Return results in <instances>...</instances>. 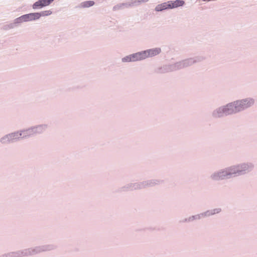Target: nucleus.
I'll return each mask as SVG.
<instances>
[{
    "label": "nucleus",
    "instance_id": "1",
    "mask_svg": "<svg viewBox=\"0 0 257 257\" xmlns=\"http://www.w3.org/2000/svg\"><path fill=\"white\" fill-rule=\"evenodd\" d=\"M253 103V100L251 98L238 100L226 105L222 111L226 114L235 113L250 106Z\"/></svg>",
    "mask_w": 257,
    "mask_h": 257
},
{
    "label": "nucleus",
    "instance_id": "2",
    "mask_svg": "<svg viewBox=\"0 0 257 257\" xmlns=\"http://www.w3.org/2000/svg\"><path fill=\"white\" fill-rule=\"evenodd\" d=\"M184 2L181 0L175 1H169L157 5L155 8V11H162L168 9H174L183 6Z\"/></svg>",
    "mask_w": 257,
    "mask_h": 257
},
{
    "label": "nucleus",
    "instance_id": "3",
    "mask_svg": "<svg viewBox=\"0 0 257 257\" xmlns=\"http://www.w3.org/2000/svg\"><path fill=\"white\" fill-rule=\"evenodd\" d=\"M54 0H39L33 5V8L41 9L44 7L49 6Z\"/></svg>",
    "mask_w": 257,
    "mask_h": 257
},
{
    "label": "nucleus",
    "instance_id": "4",
    "mask_svg": "<svg viewBox=\"0 0 257 257\" xmlns=\"http://www.w3.org/2000/svg\"><path fill=\"white\" fill-rule=\"evenodd\" d=\"M39 15L37 13H30L23 15V21L28 22L39 19Z\"/></svg>",
    "mask_w": 257,
    "mask_h": 257
},
{
    "label": "nucleus",
    "instance_id": "5",
    "mask_svg": "<svg viewBox=\"0 0 257 257\" xmlns=\"http://www.w3.org/2000/svg\"><path fill=\"white\" fill-rule=\"evenodd\" d=\"M161 52L160 48H155L146 50L147 55L149 57H153L159 54Z\"/></svg>",
    "mask_w": 257,
    "mask_h": 257
},
{
    "label": "nucleus",
    "instance_id": "6",
    "mask_svg": "<svg viewBox=\"0 0 257 257\" xmlns=\"http://www.w3.org/2000/svg\"><path fill=\"white\" fill-rule=\"evenodd\" d=\"M94 4V2L92 1H86L83 3H82L80 5L81 7L85 8H88L91 6H93Z\"/></svg>",
    "mask_w": 257,
    "mask_h": 257
},
{
    "label": "nucleus",
    "instance_id": "7",
    "mask_svg": "<svg viewBox=\"0 0 257 257\" xmlns=\"http://www.w3.org/2000/svg\"><path fill=\"white\" fill-rule=\"evenodd\" d=\"M37 13L39 15V19L42 16H49L52 14V12L50 10H47V11H43L41 13Z\"/></svg>",
    "mask_w": 257,
    "mask_h": 257
},
{
    "label": "nucleus",
    "instance_id": "8",
    "mask_svg": "<svg viewBox=\"0 0 257 257\" xmlns=\"http://www.w3.org/2000/svg\"><path fill=\"white\" fill-rule=\"evenodd\" d=\"M140 54V57L141 60L145 59L148 57V55H147L146 51H142L138 53Z\"/></svg>",
    "mask_w": 257,
    "mask_h": 257
},
{
    "label": "nucleus",
    "instance_id": "9",
    "mask_svg": "<svg viewBox=\"0 0 257 257\" xmlns=\"http://www.w3.org/2000/svg\"><path fill=\"white\" fill-rule=\"evenodd\" d=\"M132 57H133V59H133V61L141 60V58L140 57V56H139L140 55L138 53L132 54Z\"/></svg>",
    "mask_w": 257,
    "mask_h": 257
},
{
    "label": "nucleus",
    "instance_id": "10",
    "mask_svg": "<svg viewBox=\"0 0 257 257\" xmlns=\"http://www.w3.org/2000/svg\"><path fill=\"white\" fill-rule=\"evenodd\" d=\"M133 57H132V55H129V56H127L124 58H122V61L123 62H131V61H133Z\"/></svg>",
    "mask_w": 257,
    "mask_h": 257
},
{
    "label": "nucleus",
    "instance_id": "11",
    "mask_svg": "<svg viewBox=\"0 0 257 257\" xmlns=\"http://www.w3.org/2000/svg\"><path fill=\"white\" fill-rule=\"evenodd\" d=\"M22 18H23V16L16 19L14 21V23L15 24H19V23H21L23 22H25L24 21H23V19H22Z\"/></svg>",
    "mask_w": 257,
    "mask_h": 257
},
{
    "label": "nucleus",
    "instance_id": "12",
    "mask_svg": "<svg viewBox=\"0 0 257 257\" xmlns=\"http://www.w3.org/2000/svg\"><path fill=\"white\" fill-rule=\"evenodd\" d=\"M225 176V173L224 172H222L221 173H220V175H219V177H222L223 176Z\"/></svg>",
    "mask_w": 257,
    "mask_h": 257
}]
</instances>
